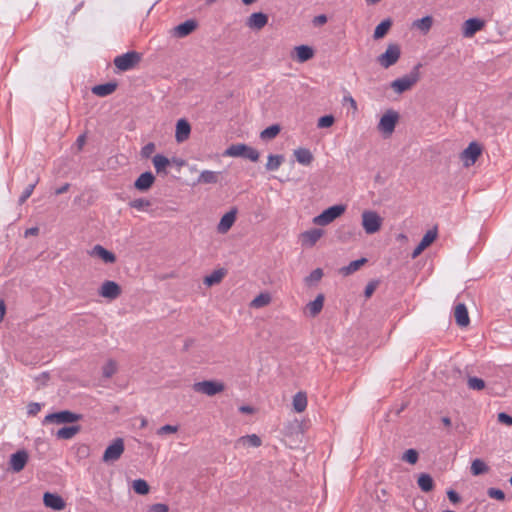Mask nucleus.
<instances>
[{
    "label": "nucleus",
    "instance_id": "nucleus-62",
    "mask_svg": "<svg viewBox=\"0 0 512 512\" xmlns=\"http://www.w3.org/2000/svg\"><path fill=\"white\" fill-rule=\"evenodd\" d=\"M70 185L68 183L62 185L61 187L57 188L55 193L56 195H60V194H63V193H66L69 189Z\"/></svg>",
    "mask_w": 512,
    "mask_h": 512
},
{
    "label": "nucleus",
    "instance_id": "nucleus-36",
    "mask_svg": "<svg viewBox=\"0 0 512 512\" xmlns=\"http://www.w3.org/2000/svg\"><path fill=\"white\" fill-rule=\"evenodd\" d=\"M218 181V173L210 170H204L198 177V183L214 184Z\"/></svg>",
    "mask_w": 512,
    "mask_h": 512
},
{
    "label": "nucleus",
    "instance_id": "nucleus-25",
    "mask_svg": "<svg viewBox=\"0 0 512 512\" xmlns=\"http://www.w3.org/2000/svg\"><path fill=\"white\" fill-rule=\"evenodd\" d=\"M294 156L298 163L305 166L310 165L314 159L313 154L307 148H298L294 150Z\"/></svg>",
    "mask_w": 512,
    "mask_h": 512
},
{
    "label": "nucleus",
    "instance_id": "nucleus-46",
    "mask_svg": "<svg viewBox=\"0 0 512 512\" xmlns=\"http://www.w3.org/2000/svg\"><path fill=\"white\" fill-rule=\"evenodd\" d=\"M323 277V270L321 268H317L315 270H313L306 278H305V282L307 284H313V283H317L321 280V278Z\"/></svg>",
    "mask_w": 512,
    "mask_h": 512
},
{
    "label": "nucleus",
    "instance_id": "nucleus-15",
    "mask_svg": "<svg viewBox=\"0 0 512 512\" xmlns=\"http://www.w3.org/2000/svg\"><path fill=\"white\" fill-rule=\"evenodd\" d=\"M43 502L46 507L56 511H61L66 506V503L61 496L50 492L44 493Z\"/></svg>",
    "mask_w": 512,
    "mask_h": 512
},
{
    "label": "nucleus",
    "instance_id": "nucleus-59",
    "mask_svg": "<svg viewBox=\"0 0 512 512\" xmlns=\"http://www.w3.org/2000/svg\"><path fill=\"white\" fill-rule=\"evenodd\" d=\"M326 22H327V16L324 14L318 15V16L314 17V19H313V24L315 26H322Z\"/></svg>",
    "mask_w": 512,
    "mask_h": 512
},
{
    "label": "nucleus",
    "instance_id": "nucleus-11",
    "mask_svg": "<svg viewBox=\"0 0 512 512\" xmlns=\"http://www.w3.org/2000/svg\"><path fill=\"white\" fill-rule=\"evenodd\" d=\"M482 152L481 146L476 142H471L461 153V160L466 167L473 165Z\"/></svg>",
    "mask_w": 512,
    "mask_h": 512
},
{
    "label": "nucleus",
    "instance_id": "nucleus-10",
    "mask_svg": "<svg viewBox=\"0 0 512 512\" xmlns=\"http://www.w3.org/2000/svg\"><path fill=\"white\" fill-rule=\"evenodd\" d=\"M193 389L196 392L203 393L208 396H214L224 390V385L220 382L205 380L194 383Z\"/></svg>",
    "mask_w": 512,
    "mask_h": 512
},
{
    "label": "nucleus",
    "instance_id": "nucleus-38",
    "mask_svg": "<svg viewBox=\"0 0 512 512\" xmlns=\"http://www.w3.org/2000/svg\"><path fill=\"white\" fill-rule=\"evenodd\" d=\"M281 127L278 124L265 128L260 133V138L264 141L274 139L280 133Z\"/></svg>",
    "mask_w": 512,
    "mask_h": 512
},
{
    "label": "nucleus",
    "instance_id": "nucleus-8",
    "mask_svg": "<svg viewBox=\"0 0 512 512\" xmlns=\"http://www.w3.org/2000/svg\"><path fill=\"white\" fill-rule=\"evenodd\" d=\"M82 418L81 414H77L71 412L69 410H64L56 413L48 414L44 422L45 423H56V424H64V423H74L79 421Z\"/></svg>",
    "mask_w": 512,
    "mask_h": 512
},
{
    "label": "nucleus",
    "instance_id": "nucleus-16",
    "mask_svg": "<svg viewBox=\"0 0 512 512\" xmlns=\"http://www.w3.org/2000/svg\"><path fill=\"white\" fill-rule=\"evenodd\" d=\"M155 182V176L152 172L142 173L134 182V187L141 192L149 190Z\"/></svg>",
    "mask_w": 512,
    "mask_h": 512
},
{
    "label": "nucleus",
    "instance_id": "nucleus-39",
    "mask_svg": "<svg viewBox=\"0 0 512 512\" xmlns=\"http://www.w3.org/2000/svg\"><path fill=\"white\" fill-rule=\"evenodd\" d=\"M488 470H489V467L481 459H475L471 463V473L474 476H478V475L484 474Z\"/></svg>",
    "mask_w": 512,
    "mask_h": 512
},
{
    "label": "nucleus",
    "instance_id": "nucleus-48",
    "mask_svg": "<svg viewBox=\"0 0 512 512\" xmlns=\"http://www.w3.org/2000/svg\"><path fill=\"white\" fill-rule=\"evenodd\" d=\"M419 454L415 449H408L404 452L402 460L409 464H415L418 461Z\"/></svg>",
    "mask_w": 512,
    "mask_h": 512
},
{
    "label": "nucleus",
    "instance_id": "nucleus-44",
    "mask_svg": "<svg viewBox=\"0 0 512 512\" xmlns=\"http://www.w3.org/2000/svg\"><path fill=\"white\" fill-rule=\"evenodd\" d=\"M225 273L223 270H215L210 275L204 278V283L208 286H212L214 284L219 283L224 277Z\"/></svg>",
    "mask_w": 512,
    "mask_h": 512
},
{
    "label": "nucleus",
    "instance_id": "nucleus-5",
    "mask_svg": "<svg viewBox=\"0 0 512 512\" xmlns=\"http://www.w3.org/2000/svg\"><path fill=\"white\" fill-rule=\"evenodd\" d=\"M398 120V112L392 109L387 110L380 118L377 128L382 134L390 136L394 132Z\"/></svg>",
    "mask_w": 512,
    "mask_h": 512
},
{
    "label": "nucleus",
    "instance_id": "nucleus-7",
    "mask_svg": "<svg viewBox=\"0 0 512 512\" xmlns=\"http://www.w3.org/2000/svg\"><path fill=\"white\" fill-rule=\"evenodd\" d=\"M382 218L374 211L366 210L362 213V226L367 234H374L380 230Z\"/></svg>",
    "mask_w": 512,
    "mask_h": 512
},
{
    "label": "nucleus",
    "instance_id": "nucleus-29",
    "mask_svg": "<svg viewBox=\"0 0 512 512\" xmlns=\"http://www.w3.org/2000/svg\"><path fill=\"white\" fill-rule=\"evenodd\" d=\"M80 430L81 427L79 425L63 427L57 431L56 436L58 439L68 440L73 438Z\"/></svg>",
    "mask_w": 512,
    "mask_h": 512
},
{
    "label": "nucleus",
    "instance_id": "nucleus-64",
    "mask_svg": "<svg viewBox=\"0 0 512 512\" xmlns=\"http://www.w3.org/2000/svg\"><path fill=\"white\" fill-rule=\"evenodd\" d=\"M6 311L5 302L3 299H0V321L3 319Z\"/></svg>",
    "mask_w": 512,
    "mask_h": 512
},
{
    "label": "nucleus",
    "instance_id": "nucleus-31",
    "mask_svg": "<svg viewBox=\"0 0 512 512\" xmlns=\"http://www.w3.org/2000/svg\"><path fill=\"white\" fill-rule=\"evenodd\" d=\"M307 407V396L304 392H298L293 397V408L296 412L301 413Z\"/></svg>",
    "mask_w": 512,
    "mask_h": 512
},
{
    "label": "nucleus",
    "instance_id": "nucleus-6",
    "mask_svg": "<svg viewBox=\"0 0 512 512\" xmlns=\"http://www.w3.org/2000/svg\"><path fill=\"white\" fill-rule=\"evenodd\" d=\"M401 56V50L397 44H389L386 51L377 57L379 65L385 69L396 64Z\"/></svg>",
    "mask_w": 512,
    "mask_h": 512
},
{
    "label": "nucleus",
    "instance_id": "nucleus-33",
    "mask_svg": "<svg viewBox=\"0 0 512 512\" xmlns=\"http://www.w3.org/2000/svg\"><path fill=\"white\" fill-rule=\"evenodd\" d=\"M284 162V156L283 155H273L270 154L268 156V161L265 165V168L267 171H277L282 163Z\"/></svg>",
    "mask_w": 512,
    "mask_h": 512
},
{
    "label": "nucleus",
    "instance_id": "nucleus-42",
    "mask_svg": "<svg viewBox=\"0 0 512 512\" xmlns=\"http://www.w3.org/2000/svg\"><path fill=\"white\" fill-rule=\"evenodd\" d=\"M270 301H271V297L269 294L261 293L252 300L251 306L253 308H261V307L268 305L270 303Z\"/></svg>",
    "mask_w": 512,
    "mask_h": 512
},
{
    "label": "nucleus",
    "instance_id": "nucleus-37",
    "mask_svg": "<svg viewBox=\"0 0 512 512\" xmlns=\"http://www.w3.org/2000/svg\"><path fill=\"white\" fill-rule=\"evenodd\" d=\"M237 442L239 444L249 447H259L262 443L260 437L257 436L256 434L240 437Z\"/></svg>",
    "mask_w": 512,
    "mask_h": 512
},
{
    "label": "nucleus",
    "instance_id": "nucleus-56",
    "mask_svg": "<svg viewBox=\"0 0 512 512\" xmlns=\"http://www.w3.org/2000/svg\"><path fill=\"white\" fill-rule=\"evenodd\" d=\"M169 507L163 503H156L149 507V512H168Z\"/></svg>",
    "mask_w": 512,
    "mask_h": 512
},
{
    "label": "nucleus",
    "instance_id": "nucleus-35",
    "mask_svg": "<svg viewBox=\"0 0 512 512\" xmlns=\"http://www.w3.org/2000/svg\"><path fill=\"white\" fill-rule=\"evenodd\" d=\"M391 25H392V22H391V20H390V19H385V20H383L381 23H379V24L376 26V28H375V30H374V35H373V37H374L375 39H381V38H383V37L387 34V32H388V30L390 29Z\"/></svg>",
    "mask_w": 512,
    "mask_h": 512
},
{
    "label": "nucleus",
    "instance_id": "nucleus-4",
    "mask_svg": "<svg viewBox=\"0 0 512 512\" xmlns=\"http://www.w3.org/2000/svg\"><path fill=\"white\" fill-rule=\"evenodd\" d=\"M141 61V54L129 51L114 58V65L120 71H129Z\"/></svg>",
    "mask_w": 512,
    "mask_h": 512
},
{
    "label": "nucleus",
    "instance_id": "nucleus-49",
    "mask_svg": "<svg viewBox=\"0 0 512 512\" xmlns=\"http://www.w3.org/2000/svg\"><path fill=\"white\" fill-rule=\"evenodd\" d=\"M38 180L35 181L34 183L32 184H29L25 189L24 191L22 192L21 196L19 197V204L22 205L23 203L26 202V200L32 195L34 189H35V186L37 184Z\"/></svg>",
    "mask_w": 512,
    "mask_h": 512
},
{
    "label": "nucleus",
    "instance_id": "nucleus-22",
    "mask_svg": "<svg viewBox=\"0 0 512 512\" xmlns=\"http://www.w3.org/2000/svg\"><path fill=\"white\" fill-rule=\"evenodd\" d=\"M236 220V210H231L224 214L218 223L217 230L219 233L224 234L232 227Z\"/></svg>",
    "mask_w": 512,
    "mask_h": 512
},
{
    "label": "nucleus",
    "instance_id": "nucleus-61",
    "mask_svg": "<svg viewBox=\"0 0 512 512\" xmlns=\"http://www.w3.org/2000/svg\"><path fill=\"white\" fill-rule=\"evenodd\" d=\"M38 233H39L38 227H31L25 231L24 235H25V237L36 236V235H38Z\"/></svg>",
    "mask_w": 512,
    "mask_h": 512
},
{
    "label": "nucleus",
    "instance_id": "nucleus-58",
    "mask_svg": "<svg viewBox=\"0 0 512 512\" xmlns=\"http://www.w3.org/2000/svg\"><path fill=\"white\" fill-rule=\"evenodd\" d=\"M447 496L449 498V500L453 503V504H457L461 501V497L459 496V494L454 491V490H448L447 491Z\"/></svg>",
    "mask_w": 512,
    "mask_h": 512
},
{
    "label": "nucleus",
    "instance_id": "nucleus-47",
    "mask_svg": "<svg viewBox=\"0 0 512 512\" xmlns=\"http://www.w3.org/2000/svg\"><path fill=\"white\" fill-rule=\"evenodd\" d=\"M467 385L470 389L480 391L485 387V382L478 377H469Z\"/></svg>",
    "mask_w": 512,
    "mask_h": 512
},
{
    "label": "nucleus",
    "instance_id": "nucleus-3",
    "mask_svg": "<svg viewBox=\"0 0 512 512\" xmlns=\"http://www.w3.org/2000/svg\"><path fill=\"white\" fill-rule=\"evenodd\" d=\"M345 210L346 207L342 204L331 206L314 217L313 223L319 226H326L340 217L345 212Z\"/></svg>",
    "mask_w": 512,
    "mask_h": 512
},
{
    "label": "nucleus",
    "instance_id": "nucleus-12",
    "mask_svg": "<svg viewBox=\"0 0 512 512\" xmlns=\"http://www.w3.org/2000/svg\"><path fill=\"white\" fill-rule=\"evenodd\" d=\"M99 294L103 298L114 300L120 296L121 287L115 281L106 280L102 283Z\"/></svg>",
    "mask_w": 512,
    "mask_h": 512
},
{
    "label": "nucleus",
    "instance_id": "nucleus-21",
    "mask_svg": "<svg viewBox=\"0 0 512 512\" xmlns=\"http://www.w3.org/2000/svg\"><path fill=\"white\" fill-rule=\"evenodd\" d=\"M268 23V16L262 12H255L247 20V26L251 29L260 30Z\"/></svg>",
    "mask_w": 512,
    "mask_h": 512
},
{
    "label": "nucleus",
    "instance_id": "nucleus-43",
    "mask_svg": "<svg viewBox=\"0 0 512 512\" xmlns=\"http://www.w3.org/2000/svg\"><path fill=\"white\" fill-rule=\"evenodd\" d=\"M433 24V18L431 16H425L414 22V26L423 32H428Z\"/></svg>",
    "mask_w": 512,
    "mask_h": 512
},
{
    "label": "nucleus",
    "instance_id": "nucleus-26",
    "mask_svg": "<svg viewBox=\"0 0 512 512\" xmlns=\"http://www.w3.org/2000/svg\"><path fill=\"white\" fill-rule=\"evenodd\" d=\"M117 88V84L113 82H108L100 85H96L92 88L93 94L99 97H106L112 94Z\"/></svg>",
    "mask_w": 512,
    "mask_h": 512
},
{
    "label": "nucleus",
    "instance_id": "nucleus-17",
    "mask_svg": "<svg viewBox=\"0 0 512 512\" xmlns=\"http://www.w3.org/2000/svg\"><path fill=\"white\" fill-rule=\"evenodd\" d=\"M196 28L197 22L193 19H189L174 27L173 35L178 38H184L191 34Z\"/></svg>",
    "mask_w": 512,
    "mask_h": 512
},
{
    "label": "nucleus",
    "instance_id": "nucleus-19",
    "mask_svg": "<svg viewBox=\"0 0 512 512\" xmlns=\"http://www.w3.org/2000/svg\"><path fill=\"white\" fill-rule=\"evenodd\" d=\"M89 254L100 258L106 264H112L116 261V256L101 245H95Z\"/></svg>",
    "mask_w": 512,
    "mask_h": 512
},
{
    "label": "nucleus",
    "instance_id": "nucleus-60",
    "mask_svg": "<svg viewBox=\"0 0 512 512\" xmlns=\"http://www.w3.org/2000/svg\"><path fill=\"white\" fill-rule=\"evenodd\" d=\"M343 101L350 104L354 110L357 109V103L351 95L344 96Z\"/></svg>",
    "mask_w": 512,
    "mask_h": 512
},
{
    "label": "nucleus",
    "instance_id": "nucleus-28",
    "mask_svg": "<svg viewBox=\"0 0 512 512\" xmlns=\"http://www.w3.org/2000/svg\"><path fill=\"white\" fill-rule=\"evenodd\" d=\"M366 262V258L351 261L347 266H344L340 269V273L343 276L351 275L354 272L358 271Z\"/></svg>",
    "mask_w": 512,
    "mask_h": 512
},
{
    "label": "nucleus",
    "instance_id": "nucleus-32",
    "mask_svg": "<svg viewBox=\"0 0 512 512\" xmlns=\"http://www.w3.org/2000/svg\"><path fill=\"white\" fill-rule=\"evenodd\" d=\"M323 303H324V296L322 294H319L315 298V300L308 303L307 309L309 310L310 315L313 317L318 315L323 308Z\"/></svg>",
    "mask_w": 512,
    "mask_h": 512
},
{
    "label": "nucleus",
    "instance_id": "nucleus-41",
    "mask_svg": "<svg viewBox=\"0 0 512 512\" xmlns=\"http://www.w3.org/2000/svg\"><path fill=\"white\" fill-rule=\"evenodd\" d=\"M133 490L139 495H146L149 493L150 487L143 479H136L132 484Z\"/></svg>",
    "mask_w": 512,
    "mask_h": 512
},
{
    "label": "nucleus",
    "instance_id": "nucleus-53",
    "mask_svg": "<svg viewBox=\"0 0 512 512\" xmlns=\"http://www.w3.org/2000/svg\"><path fill=\"white\" fill-rule=\"evenodd\" d=\"M177 431H178L177 426L167 424V425L160 427L157 430V434L158 435L172 434V433H176Z\"/></svg>",
    "mask_w": 512,
    "mask_h": 512
},
{
    "label": "nucleus",
    "instance_id": "nucleus-54",
    "mask_svg": "<svg viewBox=\"0 0 512 512\" xmlns=\"http://www.w3.org/2000/svg\"><path fill=\"white\" fill-rule=\"evenodd\" d=\"M378 286V281H370L366 287H365V291H364V295L366 298H370L373 293L375 292L376 288Z\"/></svg>",
    "mask_w": 512,
    "mask_h": 512
},
{
    "label": "nucleus",
    "instance_id": "nucleus-9",
    "mask_svg": "<svg viewBox=\"0 0 512 512\" xmlns=\"http://www.w3.org/2000/svg\"><path fill=\"white\" fill-rule=\"evenodd\" d=\"M124 441L122 438H116L104 451L102 460L105 463L117 461L124 452Z\"/></svg>",
    "mask_w": 512,
    "mask_h": 512
},
{
    "label": "nucleus",
    "instance_id": "nucleus-30",
    "mask_svg": "<svg viewBox=\"0 0 512 512\" xmlns=\"http://www.w3.org/2000/svg\"><path fill=\"white\" fill-rule=\"evenodd\" d=\"M295 50L299 62H306L314 56V50L307 45L297 46Z\"/></svg>",
    "mask_w": 512,
    "mask_h": 512
},
{
    "label": "nucleus",
    "instance_id": "nucleus-40",
    "mask_svg": "<svg viewBox=\"0 0 512 512\" xmlns=\"http://www.w3.org/2000/svg\"><path fill=\"white\" fill-rule=\"evenodd\" d=\"M129 206L138 211H147L151 206V201L146 198H137L130 201Z\"/></svg>",
    "mask_w": 512,
    "mask_h": 512
},
{
    "label": "nucleus",
    "instance_id": "nucleus-51",
    "mask_svg": "<svg viewBox=\"0 0 512 512\" xmlns=\"http://www.w3.org/2000/svg\"><path fill=\"white\" fill-rule=\"evenodd\" d=\"M487 495L492 498V499H496V500H499V501H503L505 499V494L502 490L498 489V488H489L487 490Z\"/></svg>",
    "mask_w": 512,
    "mask_h": 512
},
{
    "label": "nucleus",
    "instance_id": "nucleus-14",
    "mask_svg": "<svg viewBox=\"0 0 512 512\" xmlns=\"http://www.w3.org/2000/svg\"><path fill=\"white\" fill-rule=\"evenodd\" d=\"M485 26V21L479 18H470L463 24V36L466 38L473 37L478 31Z\"/></svg>",
    "mask_w": 512,
    "mask_h": 512
},
{
    "label": "nucleus",
    "instance_id": "nucleus-50",
    "mask_svg": "<svg viewBox=\"0 0 512 512\" xmlns=\"http://www.w3.org/2000/svg\"><path fill=\"white\" fill-rule=\"evenodd\" d=\"M335 118L333 115H325L318 119L317 127L318 128H328L334 124Z\"/></svg>",
    "mask_w": 512,
    "mask_h": 512
},
{
    "label": "nucleus",
    "instance_id": "nucleus-55",
    "mask_svg": "<svg viewBox=\"0 0 512 512\" xmlns=\"http://www.w3.org/2000/svg\"><path fill=\"white\" fill-rule=\"evenodd\" d=\"M40 410H41V405L39 403H36V402H31L27 406V413L30 416L37 415Z\"/></svg>",
    "mask_w": 512,
    "mask_h": 512
},
{
    "label": "nucleus",
    "instance_id": "nucleus-20",
    "mask_svg": "<svg viewBox=\"0 0 512 512\" xmlns=\"http://www.w3.org/2000/svg\"><path fill=\"white\" fill-rule=\"evenodd\" d=\"M191 126L186 119H179L176 124L175 138L178 143H182L189 138Z\"/></svg>",
    "mask_w": 512,
    "mask_h": 512
},
{
    "label": "nucleus",
    "instance_id": "nucleus-13",
    "mask_svg": "<svg viewBox=\"0 0 512 512\" xmlns=\"http://www.w3.org/2000/svg\"><path fill=\"white\" fill-rule=\"evenodd\" d=\"M29 455L26 450H19L10 456V468L13 472H20L28 462Z\"/></svg>",
    "mask_w": 512,
    "mask_h": 512
},
{
    "label": "nucleus",
    "instance_id": "nucleus-1",
    "mask_svg": "<svg viewBox=\"0 0 512 512\" xmlns=\"http://www.w3.org/2000/svg\"><path fill=\"white\" fill-rule=\"evenodd\" d=\"M421 64L415 65L409 74L404 75L401 78H397L390 83V87L397 94H402L410 90L420 79V68Z\"/></svg>",
    "mask_w": 512,
    "mask_h": 512
},
{
    "label": "nucleus",
    "instance_id": "nucleus-45",
    "mask_svg": "<svg viewBox=\"0 0 512 512\" xmlns=\"http://www.w3.org/2000/svg\"><path fill=\"white\" fill-rule=\"evenodd\" d=\"M117 371V363L110 359L102 368V373L105 378H111Z\"/></svg>",
    "mask_w": 512,
    "mask_h": 512
},
{
    "label": "nucleus",
    "instance_id": "nucleus-63",
    "mask_svg": "<svg viewBox=\"0 0 512 512\" xmlns=\"http://www.w3.org/2000/svg\"><path fill=\"white\" fill-rule=\"evenodd\" d=\"M85 141H86L85 135L78 136V138L76 140V144L78 145L79 149H81L83 147V145L85 144Z\"/></svg>",
    "mask_w": 512,
    "mask_h": 512
},
{
    "label": "nucleus",
    "instance_id": "nucleus-24",
    "mask_svg": "<svg viewBox=\"0 0 512 512\" xmlns=\"http://www.w3.org/2000/svg\"><path fill=\"white\" fill-rule=\"evenodd\" d=\"M322 235H323V231L321 229L314 228V229L305 231L302 234V240L305 245L312 247L322 237Z\"/></svg>",
    "mask_w": 512,
    "mask_h": 512
},
{
    "label": "nucleus",
    "instance_id": "nucleus-27",
    "mask_svg": "<svg viewBox=\"0 0 512 512\" xmlns=\"http://www.w3.org/2000/svg\"><path fill=\"white\" fill-rule=\"evenodd\" d=\"M152 162L157 173H164L165 175L167 174L166 168L169 166L170 160L166 156L162 154H156L152 158Z\"/></svg>",
    "mask_w": 512,
    "mask_h": 512
},
{
    "label": "nucleus",
    "instance_id": "nucleus-2",
    "mask_svg": "<svg viewBox=\"0 0 512 512\" xmlns=\"http://www.w3.org/2000/svg\"><path fill=\"white\" fill-rule=\"evenodd\" d=\"M224 156L242 157L249 159L252 162H257L259 160L260 154L255 148L250 147L246 144L239 143L232 144L231 146H229L225 150Z\"/></svg>",
    "mask_w": 512,
    "mask_h": 512
},
{
    "label": "nucleus",
    "instance_id": "nucleus-52",
    "mask_svg": "<svg viewBox=\"0 0 512 512\" xmlns=\"http://www.w3.org/2000/svg\"><path fill=\"white\" fill-rule=\"evenodd\" d=\"M155 151V144L150 142L147 143L144 147L141 149V156L143 158H150L152 153Z\"/></svg>",
    "mask_w": 512,
    "mask_h": 512
},
{
    "label": "nucleus",
    "instance_id": "nucleus-18",
    "mask_svg": "<svg viewBox=\"0 0 512 512\" xmlns=\"http://www.w3.org/2000/svg\"><path fill=\"white\" fill-rule=\"evenodd\" d=\"M437 237V232L433 230H429L423 236L420 243L413 250L411 257L414 259L418 257Z\"/></svg>",
    "mask_w": 512,
    "mask_h": 512
},
{
    "label": "nucleus",
    "instance_id": "nucleus-23",
    "mask_svg": "<svg viewBox=\"0 0 512 512\" xmlns=\"http://www.w3.org/2000/svg\"><path fill=\"white\" fill-rule=\"evenodd\" d=\"M454 316H455V321L459 326L465 327L469 324L470 320H469L468 310H467L465 304L459 303L456 305Z\"/></svg>",
    "mask_w": 512,
    "mask_h": 512
},
{
    "label": "nucleus",
    "instance_id": "nucleus-57",
    "mask_svg": "<svg viewBox=\"0 0 512 512\" xmlns=\"http://www.w3.org/2000/svg\"><path fill=\"white\" fill-rule=\"evenodd\" d=\"M498 421L505 425L511 426L512 425V416L508 415L505 412H501L498 414Z\"/></svg>",
    "mask_w": 512,
    "mask_h": 512
},
{
    "label": "nucleus",
    "instance_id": "nucleus-34",
    "mask_svg": "<svg viewBox=\"0 0 512 512\" xmlns=\"http://www.w3.org/2000/svg\"><path fill=\"white\" fill-rule=\"evenodd\" d=\"M417 483L423 492H430L434 488L433 478L426 473L419 476Z\"/></svg>",
    "mask_w": 512,
    "mask_h": 512
}]
</instances>
